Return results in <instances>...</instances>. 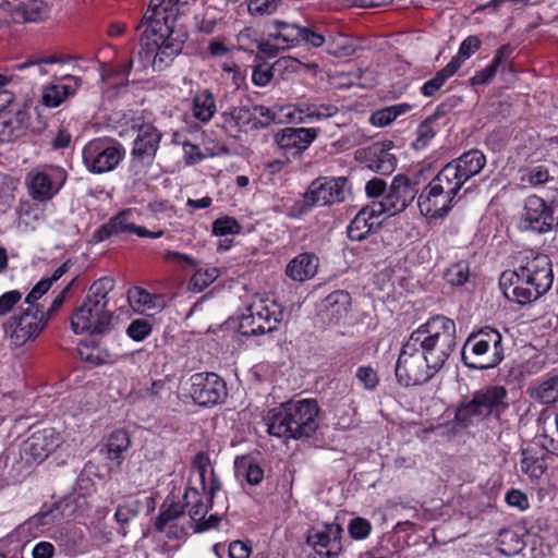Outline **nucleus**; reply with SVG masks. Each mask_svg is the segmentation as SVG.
I'll return each mask as SVG.
<instances>
[{
  "label": "nucleus",
  "instance_id": "9b49d317",
  "mask_svg": "<svg viewBox=\"0 0 558 558\" xmlns=\"http://www.w3.org/2000/svg\"><path fill=\"white\" fill-rule=\"evenodd\" d=\"M221 116L227 126H234L240 130L267 128L276 118V113L269 108L257 105L230 107Z\"/></svg>",
  "mask_w": 558,
  "mask_h": 558
},
{
  "label": "nucleus",
  "instance_id": "69168bd1",
  "mask_svg": "<svg viewBox=\"0 0 558 558\" xmlns=\"http://www.w3.org/2000/svg\"><path fill=\"white\" fill-rule=\"evenodd\" d=\"M128 296L130 301H134L135 303L146 306L147 308L154 307L153 295L142 288L134 287L133 289L129 290Z\"/></svg>",
  "mask_w": 558,
  "mask_h": 558
},
{
  "label": "nucleus",
  "instance_id": "aec40b11",
  "mask_svg": "<svg viewBox=\"0 0 558 558\" xmlns=\"http://www.w3.org/2000/svg\"><path fill=\"white\" fill-rule=\"evenodd\" d=\"M317 136L314 128H284L275 134V143L287 157L303 153Z\"/></svg>",
  "mask_w": 558,
  "mask_h": 558
},
{
  "label": "nucleus",
  "instance_id": "a878e982",
  "mask_svg": "<svg viewBox=\"0 0 558 558\" xmlns=\"http://www.w3.org/2000/svg\"><path fill=\"white\" fill-rule=\"evenodd\" d=\"M318 268V257L313 253H302L295 256L286 268V274L294 281H305L313 278Z\"/></svg>",
  "mask_w": 558,
  "mask_h": 558
},
{
  "label": "nucleus",
  "instance_id": "c85d7f7f",
  "mask_svg": "<svg viewBox=\"0 0 558 558\" xmlns=\"http://www.w3.org/2000/svg\"><path fill=\"white\" fill-rule=\"evenodd\" d=\"M460 199L459 193L466 183L450 162L444 166L430 181Z\"/></svg>",
  "mask_w": 558,
  "mask_h": 558
},
{
  "label": "nucleus",
  "instance_id": "b1692460",
  "mask_svg": "<svg viewBox=\"0 0 558 558\" xmlns=\"http://www.w3.org/2000/svg\"><path fill=\"white\" fill-rule=\"evenodd\" d=\"M81 85V78L74 75H64L60 83L51 84L45 88L43 104L50 108L61 105L66 98L73 96Z\"/></svg>",
  "mask_w": 558,
  "mask_h": 558
},
{
  "label": "nucleus",
  "instance_id": "f8f14e48",
  "mask_svg": "<svg viewBox=\"0 0 558 558\" xmlns=\"http://www.w3.org/2000/svg\"><path fill=\"white\" fill-rule=\"evenodd\" d=\"M418 192L417 181H412L405 175L393 178L391 185L383 199L376 203L378 211L396 215L403 211L415 198Z\"/></svg>",
  "mask_w": 558,
  "mask_h": 558
},
{
  "label": "nucleus",
  "instance_id": "603ef678",
  "mask_svg": "<svg viewBox=\"0 0 558 558\" xmlns=\"http://www.w3.org/2000/svg\"><path fill=\"white\" fill-rule=\"evenodd\" d=\"M150 332L151 326L149 322L141 318L133 320L126 329L128 336L135 341L144 340Z\"/></svg>",
  "mask_w": 558,
  "mask_h": 558
},
{
  "label": "nucleus",
  "instance_id": "6e6552de",
  "mask_svg": "<svg viewBox=\"0 0 558 558\" xmlns=\"http://www.w3.org/2000/svg\"><path fill=\"white\" fill-rule=\"evenodd\" d=\"M123 146L109 137H99L89 141L83 148V162L92 173L112 171L123 159Z\"/></svg>",
  "mask_w": 558,
  "mask_h": 558
},
{
  "label": "nucleus",
  "instance_id": "c756f323",
  "mask_svg": "<svg viewBox=\"0 0 558 558\" xmlns=\"http://www.w3.org/2000/svg\"><path fill=\"white\" fill-rule=\"evenodd\" d=\"M301 26L294 23L276 20L272 22L275 32L269 33V39L281 41L282 49H290L298 46Z\"/></svg>",
  "mask_w": 558,
  "mask_h": 558
},
{
  "label": "nucleus",
  "instance_id": "f257e3e1",
  "mask_svg": "<svg viewBox=\"0 0 558 558\" xmlns=\"http://www.w3.org/2000/svg\"><path fill=\"white\" fill-rule=\"evenodd\" d=\"M61 442V435L54 428L47 427L35 430L22 442L10 445L0 456V469H4L2 481L19 482L25 471L45 461Z\"/></svg>",
  "mask_w": 558,
  "mask_h": 558
},
{
  "label": "nucleus",
  "instance_id": "e2e57ef3",
  "mask_svg": "<svg viewBox=\"0 0 558 558\" xmlns=\"http://www.w3.org/2000/svg\"><path fill=\"white\" fill-rule=\"evenodd\" d=\"M22 299V294L17 290H12L3 293L0 296V317L10 313L14 305H16Z\"/></svg>",
  "mask_w": 558,
  "mask_h": 558
},
{
  "label": "nucleus",
  "instance_id": "4be33fe9",
  "mask_svg": "<svg viewBox=\"0 0 558 558\" xmlns=\"http://www.w3.org/2000/svg\"><path fill=\"white\" fill-rule=\"evenodd\" d=\"M146 39V43L142 45L146 47L145 56L146 58H150L154 52L155 47L157 48L154 59L151 61V65L154 71H163L167 66H169L174 58L181 52L183 40L173 39L171 34L163 36V38L156 37L153 40V46L149 43L150 38L142 37V41Z\"/></svg>",
  "mask_w": 558,
  "mask_h": 558
},
{
  "label": "nucleus",
  "instance_id": "f3484780",
  "mask_svg": "<svg viewBox=\"0 0 558 558\" xmlns=\"http://www.w3.org/2000/svg\"><path fill=\"white\" fill-rule=\"evenodd\" d=\"M458 201L451 193L429 182L417 196V206L422 215L437 219L447 216Z\"/></svg>",
  "mask_w": 558,
  "mask_h": 558
},
{
  "label": "nucleus",
  "instance_id": "4d7b16f0",
  "mask_svg": "<svg viewBox=\"0 0 558 558\" xmlns=\"http://www.w3.org/2000/svg\"><path fill=\"white\" fill-rule=\"evenodd\" d=\"M481 47V40L476 36L466 37L460 45L458 56L452 60H458L460 64L462 61L469 59Z\"/></svg>",
  "mask_w": 558,
  "mask_h": 558
},
{
  "label": "nucleus",
  "instance_id": "2f4dec72",
  "mask_svg": "<svg viewBox=\"0 0 558 558\" xmlns=\"http://www.w3.org/2000/svg\"><path fill=\"white\" fill-rule=\"evenodd\" d=\"M530 397L541 404L558 401V375L550 376L529 389Z\"/></svg>",
  "mask_w": 558,
  "mask_h": 558
},
{
  "label": "nucleus",
  "instance_id": "9d476101",
  "mask_svg": "<svg viewBox=\"0 0 558 558\" xmlns=\"http://www.w3.org/2000/svg\"><path fill=\"white\" fill-rule=\"evenodd\" d=\"M555 210L556 206L548 205L537 195H530L524 201L518 227L522 231L548 232L555 225Z\"/></svg>",
  "mask_w": 558,
  "mask_h": 558
},
{
  "label": "nucleus",
  "instance_id": "58836bf2",
  "mask_svg": "<svg viewBox=\"0 0 558 558\" xmlns=\"http://www.w3.org/2000/svg\"><path fill=\"white\" fill-rule=\"evenodd\" d=\"M84 538V533L81 527L77 526H68L62 527L59 531V535L57 536V541L59 545L64 548L66 555H74L77 553L78 547L81 546Z\"/></svg>",
  "mask_w": 558,
  "mask_h": 558
},
{
  "label": "nucleus",
  "instance_id": "dca6fc26",
  "mask_svg": "<svg viewBox=\"0 0 558 558\" xmlns=\"http://www.w3.org/2000/svg\"><path fill=\"white\" fill-rule=\"evenodd\" d=\"M66 179V173L60 168H50L48 171L28 173L26 184L31 197L45 202L51 199L61 189Z\"/></svg>",
  "mask_w": 558,
  "mask_h": 558
},
{
  "label": "nucleus",
  "instance_id": "4468645a",
  "mask_svg": "<svg viewBox=\"0 0 558 558\" xmlns=\"http://www.w3.org/2000/svg\"><path fill=\"white\" fill-rule=\"evenodd\" d=\"M44 312L40 308H26L20 316L11 317L5 324V331L12 342L20 347L28 340H34L46 327Z\"/></svg>",
  "mask_w": 558,
  "mask_h": 558
},
{
  "label": "nucleus",
  "instance_id": "ea45409f",
  "mask_svg": "<svg viewBox=\"0 0 558 558\" xmlns=\"http://www.w3.org/2000/svg\"><path fill=\"white\" fill-rule=\"evenodd\" d=\"M184 504L169 501L168 499L161 505L160 513L156 518L155 527L156 530L162 532L166 526L170 525L174 520L183 515L184 513Z\"/></svg>",
  "mask_w": 558,
  "mask_h": 558
},
{
  "label": "nucleus",
  "instance_id": "680f3d73",
  "mask_svg": "<svg viewBox=\"0 0 558 558\" xmlns=\"http://www.w3.org/2000/svg\"><path fill=\"white\" fill-rule=\"evenodd\" d=\"M521 471L532 478H538L544 473L545 469L537 459L524 457L520 462Z\"/></svg>",
  "mask_w": 558,
  "mask_h": 558
},
{
  "label": "nucleus",
  "instance_id": "4c0bfd02",
  "mask_svg": "<svg viewBox=\"0 0 558 558\" xmlns=\"http://www.w3.org/2000/svg\"><path fill=\"white\" fill-rule=\"evenodd\" d=\"M234 466L239 475H243L250 485H258L264 477V470L248 457L235 459Z\"/></svg>",
  "mask_w": 558,
  "mask_h": 558
},
{
  "label": "nucleus",
  "instance_id": "8fccbe9b",
  "mask_svg": "<svg viewBox=\"0 0 558 558\" xmlns=\"http://www.w3.org/2000/svg\"><path fill=\"white\" fill-rule=\"evenodd\" d=\"M332 531L338 532L339 526L326 525L324 531L314 530L307 535V544L311 545L315 550H317V547H328L331 539L330 534Z\"/></svg>",
  "mask_w": 558,
  "mask_h": 558
},
{
  "label": "nucleus",
  "instance_id": "c03bdc74",
  "mask_svg": "<svg viewBox=\"0 0 558 558\" xmlns=\"http://www.w3.org/2000/svg\"><path fill=\"white\" fill-rule=\"evenodd\" d=\"M58 62H61V60L51 57L20 63L15 65V69L22 72H27V76L29 78H37L38 76L47 74V71L45 70L46 64H54Z\"/></svg>",
  "mask_w": 558,
  "mask_h": 558
},
{
  "label": "nucleus",
  "instance_id": "2eb2a0df",
  "mask_svg": "<svg viewBox=\"0 0 558 558\" xmlns=\"http://www.w3.org/2000/svg\"><path fill=\"white\" fill-rule=\"evenodd\" d=\"M160 140L161 133L154 125L142 124L138 126L130 165V169L134 174L141 173L145 167L153 162Z\"/></svg>",
  "mask_w": 558,
  "mask_h": 558
},
{
  "label": "nucleus",
  "instance_id": "bf43d9fd",
  "mask_svg": "<svg viewBox=\"0 0 558 558\" xmlns=\"http://www.w3.org/2000/svg\"><path fill=\"white\" fill-rule=\"evenodd\" d=\"M216 278V269L197 271L190 281L192 289L197 292H202L207 288Z\"/></svg>",
  "mask_w": 558,
  "mask_h": 558
},
{
  "label": "nucleus",
  "instance_id": "72a5a7b5",
  "mask_svg": "<svg viewBox=\"0 0 558 558\" xmlns=\"http://www.w3.org/2000/svg\"><path fill=\"white\" fill-rule=\"evenodd\" d=\"M459 69L460 62L458 60H451L444 69L438 71L434 77L423 84L421 93L425 97H433Z\"/></svg>",
  "mask_w": 558,
  "mask_h": 558
},
{
  "label": "nucleus",
  "instance_id": "412c9836",
  "mask_svg": "<svg viewBox=\"0 0 558 558\" xmlns=\"http://www.w3.org/2000/svg\"><path fill=\"white\" fill-rule=\"evenodd\" d=\"M499 284L508 300L521 305L530 304L543 295L535 287L525 282V278L520 276L519 270L504 271Z\"/></svg>",
  "mask_w": 558,
  "mask_h": 558
},
{
  "label": "nucleus",
  "instance_id": "864d4df0",
  "mask_svg": "<svg viewBox=\"0 0 558 558\" xmlns=\"http://www.w3.org/2000/svg\"><path fill=\"white\" fill-rule=\"evenodd\" d=\"M348 530L353 538L364 539L369 535L372 525L368 520L357 517L350 521Z\"/></svg>",
  "mask_w": 558,
  "mask_h": 558
},
{
  "label": "nucleus",
  "instance_id": "052dcab7",
  "mask_svg": "<svg viewBox=\"0 0 558 558\" xmlns=\"http://www.w3.org/2000/svg\"><path fill=\"white\" fill-rule=\"evenodd\" d=\"M75 280H76L75 278L72 279L68 283V286L63 288V290L54 298V300L52 301L48 311L46 313H44V315H45L44 322H46V324L61 308V306L63 305L68 294L70 293Z\"/></svg>",
  "mask_w": 558,
  "mask_h": 558
},
{
  "label": "nucleus",
  "instance_id": "1a4fd4ad",
  "mask_svg": "<svg viewBox=\"0 0 558 558\" xmlns=\"http://www.w3.org/2000/svg\"><path fill=\"white\" fill-rule=\"evenodd\" d=\"M248 314H243L240 320V331L243 336H258L278 329L283 319V311L278 304H267L260 300L247 307Z\"/></svg>",
  "mask_w": 558,
  "mask_h": 558
},
{
  "label": "nucleus",
  "instance_id": "7ed1b4c3",
  "mask_svg": "<svg viewBox=\"0 0 558 558\" xmlns=\"http://www.w3.org/2000/svg\"><path fill=\"white\" fill-rule=\"evenodd\" d=\"M114 288L111 277H101L89 287L82 304L71 316V329L74 333L106 335L112 325V311L108 308V294Z\"/></svg>",
  "mask_w": 558,
  "mask_h": 558
},
{
  "label": "nucleus",
  "instance_id": "de8ad7c7",
  "mask_svg": "<svg viewBox=\"0 0 558 558\" xmlns=\"http://www.w3.org/2000/svg\"><path fill=\"white\" fill-rule=\"evenodd\" d=\"M325 36L312 25L301 26L298 46L303 44L313 48H319L325 44Z\"/></svg>",
  "mask_w": 558,
  "mask_h": 558
},
{
  "label": "nucleus",
  "instance_id": "cd10ccee",
  "mask_svg": "<svg viewBox=\"0 0 558 558\" xmlns=\"http://www.w3.org/2000/svg\"><path fill=\"white\" fill-rule=\"evenodd\" d=\"M131 445L129 434L123 429L113 430L105 445V452L107 459L120 465L123 461V452H125Z\"/></svg>",
  "mask_w": 558,
  "mask_h": 558
},
{
  "label": "nucleus",
  "instance_id": "f03ea898",
  "mask_svg": "<svg viewBox=\"0 0 558 558\" xmlns=\"http://www.w3.org/2000/svg\"><path fill=\"white\" fill-rule=\"evenodd\" d=\"M319 407L314 399L288 401L265 417L270 435L286 439H307L319 426Z\"/></svg>",
  "mask_w": 558,
  "mask_h": 558
},
{
  "label": "nucleus",
  "instance_id": "a211bd4d",
  "mask_svg": "<svg viewBox=\"0 0 558 558\" xmlns=\"http://www.w3.org/2000/svg\"><path fill=\"white\" fill-rule=\"evenodd\" d=\"M347 185L348 180L344 177L317 179L308 186L307 196L316 206L342 203L349 193Z\"/></svg>",
  "mask_w": 558,
  "mask_h": 558
},
{
  "label": "nucleus",
  "instance_id": "423d86ee",
  "mask_svg": "<svg viewBox=\"0 0 558 558\" xmlns=\"http://www.w3.org/2000/svg\"><path fill=\"white\" fill-rule=\"evenodd\" d=\"M508 408V390L504 386L490 385L476 390L469 401L462 402L457 409L454 420L459 426L468 427L474 421L488 416L500 418Z\"/></svg>",
  "mask_w": 558,
  "mask_h": 558
},
{
  "label": "nucleus",
  "instance_id": "6ab92c4d",
  "mask_svg": "<svg viewBox=\"0 0 558 558\" xmlns=\"http://www.w3.org/2000/svg\"><path fill=\"white\" fill-rule=\"evenodd\" d=\"M519 274L525 278V282L535 287L541 294L549 291L554 282L551 260L547 255L537 254L529 259L525 265L519 267Z\"/></svg>",
  "mask_w": 558,
  "mask_h": 558
},
{
  "label": "nucleus",
  "instance_id": "09e8293b",
  "mask_svg": "<svg viewBox=\"0 0 558 558\" xmlns=\"http://www.w3.org/2000/svg\"><path fill=\"white\" fill-rule=\"evenodd\" d=\"M141 502L138 500L126 501L120 505L114 513V518L121 525L128 524L141 511Z\"/></svg>",
  "mask_w": 558,
  "mask_h": 558
},
{
  "label": "nucleus",
  "instance_id": "5701e85b",
  "mask_svg": "<svg viewBox=\"0 0 558 558\" xmlns=\"http://www.w3.org/2000/svg\"><path fill=\"white\" fill-rule=\"evenodd\" d=\"M383 215L378 211L376 203L371 206L363 207L353 218L348 227V236L354 241L364 240L375 227L379 223L375 222L374 219Z\"/></svg>",
  "mask_w": 558,
  "mask_h": 558
},
{
  "label": "nucleus",
  "instance_id": "bb28decb",
  "mask_svg": "<svg viewBox=\"0 0 558 558\" xmlns=\"http://www.w3.org/2000/svg\"><path fill=\"white\" fill-rule=\"evenodd\" d=\"M12 10L16 22H35L43 15L41 0H3Z\"/></svg>",
  "mask_w": 558,
  "mask_h": 558
},
{
  "label": "nucleus",
  "instance_id": "49530a36",
  "mask_svg": "<svg viewBox=\"0 0 558 558\" xmlns=\"http://www.w3.org/2000/svg\"><path fill=\"white\" fill-rule=\"evenodd\" d=\"M241 229L239 222L229 216L218 218L213 223V232L218 236L238 234L241 232Z\"/></svg>",
  "mask_w": 558,
  "mask_h": 558
},
{
  "label": "nucleus",
  "instance_id": "338daca9",
  "mask_svg": "<svg viewBox=\"0 0 558 558\" xmlns=\"http://www.w3.org/2000/svg\"><path fill=\"white\" fill-rule=\"evenodd\" d=\"M279 0H250L248 10L258 14H271L276 11Z\"/></svg>",
  "mask_w": 558,
  "mask_h": 558
},
{
  "label": "nucleus",
  "instance_id": "e433bc0d",
  "mask_svg": "<svg viewBox=\"0 0 558 558\" xmlns=\"http://www.w3.org/2000/svg\"><path fill=\"white\" fill-rule=\"evenodd\" d=\"M411 106L409 104H398L389 107H385L372 113L371 123L377 128H384L392 123L398 117L410 111Z\"/></svg>",
  "mask_w": 558,
  "mask_h": 558
},
{
  "label": "nucleus",
  "instance_id": "20e7f679",
  "mask_svg": "<svg viewBox=\"0 0 558 558\" xmlns=\"http://www.w3.org/2000/svg\"><path fill=\"white\" fill-rule=\"evenodd\" d=\"M409 337L422 350L433 369L439 372L456 349V323L444 315H436L413 330Z\"/></svg>",
  "mask_w": 558,
  "mask_h": 558
},
{
  "label": "nucleus",
  "instance_id": "774afa93",
  "mask_svg": "<svg viewBox=\"0 0 558 558\" xmlns=\"http://www.w3.org/2000/svg\"><path fill=\"white\" fill-rule=\"evenodd\" d=\"M433 120L434 117H429L418 125L417 142L421 143L423 146H426L436 134L435 130L432 128Z\"/></svg>",
  "mask_w": 558,
  "mask_h": 558
},
{
  "label": "nucleus",
  "instance_id": "f704fd0d",
  "mask_svg": "<svg viewBox=\"0 0 558 558\" xmlns=\"http://www.w3.org/2000/svg\"><path fill=\"white\" fill-rule=\"evenodd\" d=\"M350 304L351 295L344 290L331 292L323 302L324 308L337 320L347 315Z\"/></svg>",
  "mask_w": 558,
  "mask_h": 558
},
{
  "label": "nucleus",
  "instance_id": "5fc2aeb1",
  "mask_svg": "<svg viewBox=\"0 0 558 558\" xmlns=\"http://www.w3.org/2000/svg\"><path fill=\"white\" fill-rule=\"evenodd\" d=\"M355 377L367 390H374L379 383L376 371L371 366L359 367Z\"/></svg>",
  "mask_w": 558,
  "mask_h": 558
},
{
  "label": "nucleus",
  "instance_id": "0eeeda50",
  "mask_svg": "<svg viewBox=\"0 0 558 558\" xmlns=\"http://www.w3.org/2000/svg\"><path fill=\"white\" fill-rule=\"evenodd\" d=\"M395 373L401 386L410 387L427 383L438 372L433 369L422 350L409 337L400 350Z\"/></svg>",
  "mask_w": 558,
  "mask_h": 558
},
{
  "label": "nucleus",
  "instance_id": "39448f33",
  "mask_svg": "<svg viewBox=\"0 0 558 558\" xmlns=\"http://www.w3.org/2000/svg\"><path fill=\"white\" fill-rule=\"evenodd\" d=\"M501 333L489 326L470 333L461 352L464 365L471 369H489L505 357Z\"/></svg>",
  "mask_w": 558,
  "mask_h": 558
},
{
  "label": "nucleus",
  "instance_id": "3c124183",
  "mask_svg": "<svg viewBox=\"0 0 558 558\" xmlns=\"http://www.w3.org/2000/svg\"><path fill=\"white\" fill-rule=\"evenodd\" d=\"M132 216V210H124L110 219V228H113L116 235L121 233H133L135 225L131 220Z\"/></svg>",
  "mask_w": 558,
  "mask_h": 558
},
{
  "label": "nucleus",
  "instance_id": "393cba45",
  "mask_svg": "<svg viewBox=\"0 0 558 558\" xmlns=\"http://www.w3.org/2000/svg\"><path fill=\"white\" fill-rule=\"evenodd\" d=\"M460 177L469 182L473 177L480 174L486 165V157L480 149H471L460 157L450 161Z\"/></svg>",
  "mask_w": 558,
  "mask_h": 558
},
{
  "label": "nucleus",
  "instance_id": "ddd939ff",
  "mask_svg": "<svg viewBox=\"0 0 558 558\" xmlns=\"http://www.w3.org/2000/svg\"><path fill=\"white\" fill-rule=\"evenodd\" d=\"M190 383V395L194 402L202 407L218 404L228 395L226 383L215 373L194 374Z\"/></svg>",
  "mask_w": 558,
  "mask_h": 558
},
{
  "label": "nucleus",
  "instance_id": "a19ab883",
  "mask_svg": "<svg viewBox=\"0 0 558 558\" xmlns=\"http://www.w3.org/2000/svg\"><path fill=\"white\" fill-rule=\"evenodd\" d=\"M65 507H68L66 500H60L49 507L44 506L43 509L32 518V522L36 525L50 524L56 519L64 515Z\"/></svg>",
  "mask_w": 558,
  "mask_h": 558
},
{
  "label": "nucleus",
  "instance_id": "7c9ffc66",
  "mask_svg": "<svg viewBox=\"0 0 558 558\" xmlns=\"http://www.w3.org/2000/svg\"><path fill=\"white\" fill-rule=\"evenodd\" d=\"M184 508H189L187 514L194 525L204 519L213 505L204 502L201 493L193 487H187L183 495Z\"/></svg>",
  "mask_w": 558,
  "mask_h": 558
},
{
  "label": "nucleus",
  "instance_id": "6e6d98bb",
  "mask_svg": "<svg viewBox=\"0 0 558 558\" xmlns=\"http://www.w3.org/2000/svg\"><path fill=\"white\" fill-rule=\"evenodd\" d=\"M193 468L197 471L199 482L204 490L207 489L206 478L209 475V470H214L210 466V460L204 452H198L193 459Z\"/></svg>",
  "mask_w": 558,
  "mask_h": 558
},
{
  "label": "nucleus",
  "instance_id": "c9c22d12",
  "mask_svg": "<svg viewBox=\"0 0 558 558\" xmlns=\"http://www.w3.org/2000/svg\"><path fill=\"white\" fill-rule=\"evenodd\" d=\"M165 0H150L148 10L144 14L142 25H146L143 36L147 39L149 36H156L157 34L162 35V26L158 20V15L163 14L161 4Z\"/></svg>",
  "mask_w": 558,
  "mask_h": 558
},
{
  "label": "nucleus",
  "instance_id": "37998d69",
  "mask_svg": "<svg viewBox=\"0 0 558 558\" xmlns=\"http://www.w3.org/2000/svg\"><path fill=\"white\" fill-rule=\"evenodd\" d=\"M78 354L82 360L96 365L107 363L109 357L108 352L101 350L94 341L82 343L78 347Z\"/></svg>",
  "mask_w": 558,
  "mask_h": 558
},
{
  "label": "nucleus",
  "instance_id": "a18cd8bd",
  "mask_svg": "<svg viewBox=\"0 0 558 558\" xmlns=\"http://www.w3.org/2000/svg\"><path fill=\"white\" fill-rule=\"evenodd\" d=\"M26 118L27 117L25 112H17L14 119H11L10 121L3 124L1 135L3 137L8 136V141H14L25 135L26 125L24 124V121L26 120Z\"/></svg>",
  "mask_w": 558,
  "mask_h": 558
},
{
  "label": "nucleus",
  "instance_id": "79ce46f5",
  "mask_svg": "<svg viewBox=\"0 0 558 558\" xmlns=\"http://www.w3.org/2000/svg\"><path fill=\"white\" fill-rule=\"evenodd\" d=\"M469 275V263L460 260L446 269L444 278L451 286H462L468 281Z\"/></svg>",
  "mask_w": 558,
  "mask_h": 558
},
{
  "label": "nucleus",
  "instance_id": "473e14b6",
  "mask_svg": "<svg viewBox=\"0 0 558 558\" xmlns=\"http://www.w3.org/2000/svg\"><path fill=\"white\" fill-rule=\"evenodd\" d=\"M217 111L216 101L209 89H202L193 98V114L202 121L208 122Z\"/></svg>",
  "mask_w": 558,
  "mask_h": 558
},
{
  "label": "nucleus",
  "instance_id": "13d9d810",
  "mask_svg": "<svg viewBox=\"0 0 558 558\" xmlns=\"http://www.w3.org/2000/svg\"><path fill=\"white\" fill-rule=\"evenodd\" d=\"M313 199L308 198L307 191L303 195V199L295 201L292 206L288 208L287 215L290 218H301L306 215L312 208L316 207L312 204Z\"/></svg>",
  "mask_w": 558,
  "mask_h": 558
},
{
  "label": "nucleus",
  "instance_id": "0e129e2a",
  "mask_svg": "<svg viewBox=\"0 0 558 558\" xmlns=\"http://www.w3.org/2000/svg\"><path fill=\"white\" fill-rule=\"evenodd\" d=\"M302 112H306L307 118H315L317 120L330 118L338 113V108L335 106H307L306 110L301 109Z\"/></svg>",
  "mask_w": 558,
  "mask_h": 558
}]
</instances>
